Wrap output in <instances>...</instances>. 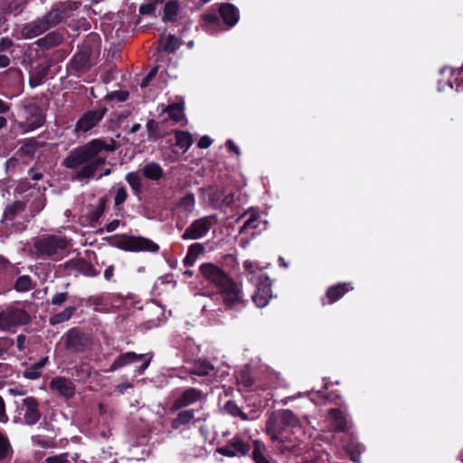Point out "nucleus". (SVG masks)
Returning <instances> with one entry per match:
<instances>
[{
	"label": "nucleus",
	"mask_w": 463,
	"mask_h": 463,
	"mask_svg": "<svg viewBox=\"0 0 463 463\" xmlns=\"http://www.w3.org/2000/svg\"><path fill=\"white\" fill-rule=\"evenodd\" d=\"M114 148L113 142L109 145L100 138H95L70 151L62 165L74 171L72 180H89L94 178L98 169L106 164L107 156L102 152H110Z\"/></svg>",
	"instance_id": "nucleus-1"
},
{
	"label": "nucleus",
	"mask_w": 463,
	"mask_h": 463,
	"mask_svg": "<svg viewBox=\"0 0 463 463\" xmlns=\"http://www.w3.org/2000/svg\"><path fill=\"white\" fill-rule=\"evenodd\" d=\"M266 432L272 441L278 442L282 452H293L298 448V435L301 432L298 419L289 410H283L269 417L266 424Z\"/></svg>",
	"instance_id": "nucleus-2"
},
{
	"label": "nucleus",
	"mask_w": 463,
	"mask_h": 463,
	"mask_svg": "<svg viewBox=\"0 0 463 463\" xmlns=\"http://www.w3.org/2000/svg\"><path fill=\"white\" fill-rule=\"evenodd\" d=\"M55 7L52 5L51 10L43 16L25 24L21 31V33L25 39H33L40 34L47 32L52 27L57 26L61 23Z\"/></svg>",
	"instance_id": "nucleus-3"
},
{
	"label": "nucleus",
	"mask_w": 463,
	"mask_h": 463,
	"mask_svg": "<svg viewBox=\"0 0 463 463\" xmlns=\"http://www.w3.org/2000/svg\"><path fill=\"white\" fill-rule=\"evenodd\" d=\"M24 120L20 126L25 131L35 130L44 125L46 115L43 108L33 99L23 105Z\"/></svg>",
	"instance_id": "nucleus-4"
},
{
	"label": "nucleus",
	"mask_w": 463,
	"mask_h": 463,
	"mask_svg": "<svg viewBox=\"0 0 463 463\" xmlns=\"http://www.w3.org/2000/svg\"><path fill=\"white\" fill-rule=\"evenodd\" d=\"M68 247V241L61 237L50 235L43 240L35 241L34 248L41 257H61Z\"/></svg>",
	"instance_id": "nucleus-5"
},
{
	"label": "nucleus",
	"mask_w": 463,
	"mask_h": 463,
	"mask_svg": "<svg viewBox=\"0 0 463 463\" xmlns=\"http://www.w3.org/2000/svg\"><path fill=\"white\" fill-rule=\"evenodd\" d=\"M118 248L124 250L138 251V250H148L157 251L158 245L141 236H128L123 235L115 239L113 242Z\"/></svg>",
	"instance_id": "nucleus-6"
},
{
	"label": "nucleus",
	"mask_w": 463,
	"mask_h": 463,
	"mask_svg": "<svg viewBox=\"0 0 463 463\" xmlns=\"http://www.w3.org/2000/svg\"><path fill=\"white\" fill-rule=\"evenodd\" d=\"M224 305L231 309H240L244 307L245 299L241 285L233 279L219 289Z\"/></svg>",
	"instance_id": "nucleus-7"
},
{
	"label": "nucleus",
	"mask_w": 463,
	"mask_h": 463,
	"mask_svg": "<svg viewBox=\"0 0 463 463\" xmlns=\"http://www.w3.org/2000/svg\"><path fill=\"white\" fill-rule=\"evenodd\" d=\"M30 320L31 317L26 311L9 307L0 312V330L5 331L13 326L26 325Z\"/></svg>",
	"instance_id": "nucleus-8"
},
{
	"label": "nucleus",
	"mask_w": 463,
	"mask_h": 463,
	"mask_svg": "<svg viewBox=\"0 0 463 463\" xmlns=\"http://www.w3.org/2000/svg\"><path fill=\"white\" fill-rule=\"evenodd\" d=\"M92 54L93 49L90 44L84 43L79 47L78 51L70 61V68L74 71V74L79 76L90 70L92 67Z\"/></svg>",
	"instance_id": "nucleus-9"
},
{
	"label": "nucleus",
	"mask_w": 463,
	"mask_h": 463,
	"mask_svg": "<svg viewBox=\"0 0 463 463\" xmlns=\"http://www.w3.org/2000/svg\"><path fill=\"white\" fill-rule=\"evenodd\" d=\"M208 198L213 208L225 210L234 204L235 194L226 185L213 186L209 188Z\"/></svg>",
	"instance_id": "nucleus-10"
},
{
	"label": "nucleus",
	"mask_w": 463,
	"mask_h": 463,
	"mask_svg": "<svg viewBox=\"0 0 463 463\" xmlns=\"http://www.w3.org/2000/svg\"><path fill=\"white\" fill-rule=\"evenodd\" d=\"M152 356L148 354H137L134 352H128L123 354H120L118 357H117L114 362L112 363L109 369H108L106 372H114L119 368H122L126 365H128L130 364L136 363L137 361H143L142 365L137 369V373L142 374L144 371L148 367L150 362H151Z\"/></svg>",
	"instance_id": "nucleus-11"
},
{
	"label": "nucleus",
	"mask_w": 463,
	"mask_h": 463,
	"mask_svg": "<svg viewBox=\"0 0 463 463\" xmlns=\"http://www.w3.org/2000/svg\"><path fill=\"white\" fill-rule=\"evenodd\" d=\"M107 112L105 107H99L96 109L88 110L78 119L75 125L77 132H87L96 127L103 118Z\"/></svg>",
	"instance_id": "nucleus-12"
},
{
	"label": "nucleus",
	"mask_w": 463,
	"mask_h": 463,
	"mask_svg": "<svg viewBox=\"0 0 463 463\" xmlns=\"http://www.w3.org/2000/svg\"><path fill=\"white\" fill-rule=\"evenodd\" d=\"M20 414L23 415V421L26 425H34L41 418L39 410V402L33 397H26L23 399L22 403L18 407Z\"/></svg>",
	"instance_id": "nucleus-13"
},
{
	"label": "nucleus",
	"mask_w": 463,
	"mask_h": 463,
	"mask_svg": "<svg viewBox=\"0 0 463 463\" xmlns=\"http://www.w3.org/2000/svg\"><path fill=\"white\" fill-rule=\"evenodd\" d=\"M200 273L209 282L213 283L218 289L224 287L231 278L217 266L212 263H203L200 266Z\"/></svg>",
	"instance_id": "nucleus-14"
},
{
	"label": "nucleus",
	"mask_w": 463,
	"mask_h": 463,
	"mask_svg": "<svg viewBox=\"0 0 463 463\" xmlns=\"http://www.w3.org/2000/svg\"><path fill=\"white\" fill-rule=\"evenodd\" d=\"M258 211L250 209L246 211L242 215V218H246L244 223L240 228L239 232H242L246 230H255V232H265L269 229V223Z\"/></svg>",
	"instance_id": "nucleus-15"
},
{
	"label": "nucleus",
	"mask_w": 463,
	"mask_h": 463,
	"mask_svg": "<svg viewBox=\"0 0 463 463\" xmlns=\"http://www.w3.org/2000/svg\"><path fill=\"white\" fill-rule=\"evenodd\" d=\"M260 282L254 284L256 292L252 300L258 307H264L271 298V281L268 276L259 277Z\"/></svg>",
	"instance_id": "nucleus-16"
},
{
	"label": "nucleus",
	"mask_w": 463,
	"mask_h": 463,
	"mask_svg": "<svg viewBox=\"0 0 463 463\" xmlns=\"http://www.w3.org/2000/svg\"><path fill=\"white\" fill-rule=\"evenodd\" d=\"M66 347L71 352H82L90 345L89 338L76 329H71L66 335Z\"/></svg>",
	"instance_id": "nucleus-17"
},
{
	"label": "nucleus",
	"mask_w": 463,
	"mask_h": 463,
	"mask_svg": "<svg viewBox=\"0 0 463 463\" xmlns=\"http://www.w3.org/2000/svg\"><path fill=\"white\" fill-rule=\"evenodd\" d=\"M203 392L195 388H188L184 390L179 397H177L172 405V410L177 411L181 408L187 407L195 403L203 398Z\"/></svg>",
	"instance_id": "nucleus-18"
},
{
	"label": "nucleus",
	"mask_w": 463,
	"mask_h": 463,
	"mask_svg": "<svg viewBox=\"0 0 463 463\" xmlns=\"http://www.w3.org/2000/svg\"><path fill=\"white\" fill-rule=\"evenodd\" d=\"M330 430L342 432L348 429V420L338 409H331L326 418Z\"/></svg>",
	"instance_id": "nucleus-19"
},
{
	"label": "nucleus",
	"mask_w": 463,
	"mask_h": 463,
	"mask_svg": "<svg viewBox=\"0 0 463 463\" xmlns=\"http://www.w3.org/2000/svg\"><path fill=\"white\" fill-rule=\"evenodd\" d=\"M219 14L228 27L234 26L240 19L239 9L231 3H222L219 6Z\"/></svg>",
	"instance_id": "nucleus-20"
},
{
	"label": "nucleus",
	"mask_w": 463,
	"mask_h": 463,
	"mask_svg": "<svg viewBox=\"0 0 463 463\" xmlns=\"http://www.w3.org/2000/svg\"><path fill=\"white\" fill-rule=\"evenodd\" d=\"M50 387L52 391L65 398L73 396L75 387L72 382L65 377H55L50 383Z\"/></svg>",
	"instance_id": "nucleus-21"
},
{
	"label": "nucleus",
	"mask_w": 463,
	"mask_h": 463,
	"mask_svg": "<svg viewBox=\"0 0 463 463\" xmlns=\"http://www.w3.org/2000/svg\"><path fill=\"white\" fill-rule=\"evenodd\" d=\"M195 417V411L194 410H184V411H181L176 418H175L173 420H172V428L175 429V430H177L179 429L182 425H186V424H189L191 422H194V421H197V420H206L207 417H208V414L207 415H204L203 417L202 418H198V419H194Z\"/></svg>",
	"instance_id": "nucleus-22"
},
{
	"label": "nucleus",
	"mask_w": 463,
	"mask_h": 463,
	"mask_svg": "<svg viewBox=\"0 0 463 463\" xmlns=\"http://www.w3.org/2000/svg\"><path fill=\"white\" fill-rule=\"evenodd\" d=\"M51 66L52 64L47 62L44 64H39L35 67L29 76V84L32 88H35L43 82L49 73Z\"/></svg>",
	"instance_id": "nucleus-23"
},
{
	"label": "nucleus",
	"mask_w": 463,
	"mask_h": 463,
	"mask_svg": "<svg viewBox=\"0 0 463 463\" xmlns=\"http://www.w3.org/2000/svg\"><path fill=\"white\" fill-rule=\"evenodd\" d=\"M81 3L74 0L61 1L53 5L60 18L62 21L64 18L71 17L74 11L80 8Z\"/></svg>",
	"instance_id": "nucleus-24"
},
{
	"label": "nucleus",
	"mask_w": 463,
	"mask_h": 463,
	"mask_svg": "<svg viewBox=\"0 0 463 463\" xmlns=\"http://www.w3.org/2000/svg\"><path fill=\"white\" fill-rule=\"evenodd\" d=\"M252 458L255 463H276L269 455L267 447L260 440H254Z\"/></svg>",
	"instance_id": "nucleus-25"
},
{
	"label": "nucleus",
	"mask_w": 463,
	"mask_h": 463,
	"mask_svg": "<svg viewBox=\"0 0 463 463\" xmlns=\"http://www.w3.org/2000/svg\"><path fill=\"white\" fill-rule=\"evenodd\" d=\"M63 40V35L61 33L53 31L48 33L45 36L39 38L35 43L40 48L48 50L60 45Z\"/></svg>",
	"instance_id": "nucleus-26"
},
{
	"label": "nucleus",
	"mask_w": 463,
	"mask_h": 463,
	"mask_svg": "<svg viewBox=\"0 0 463 463\" xmlns=\"http://www.w3.org/2000/svg\"><path fill=\"white\" fill-rule=\"evenodd\" d=\"M243 268L246 271L249 281L252 284H256L260 281L259 277L266 276L262 272L266 267H260L257 262L247 260L243 262Z\"/></svg>",
	"instance_id": "nucleus-27"
},
{
	"label": "nucleus",
	"mask_w": 463,
	"mask_h": 463,
	"mask_svg": "<svg viewBox=\"0 0 463 463\" xmlns=\"http://www.w3.org/2000/svg\"><path fill=\"white\" fill-rule=\"evenodd\" d=\"M180 7L181 5L178 0L167 1L164 6L162 21L165 23L175 22Z\"/></svg>",
	"instance_id": "nucleus-28"
},
{
	"label": "nucleus",
	"mask_w": 463,
	"mask_h": 463,
	"mask_svg": "<svg viewBox=\"0 0 463 463\" xmlns=\"http://www.w3.org/2000/svg\"><path fill=\"white\" fill-rule=\"evenodd\" d=\"M143 175L152 181H158L164 176V170L158 163L150 162L146 164L142 169Z\"/></svg>",
	"instance_id": "nucleus-29"
},
{
	"label": "nucleus",
	"mask_w": 463,
	"mask_h": 463,
	"mask_svg": "<svg viewBox=\"0 0 463 463\" xmlns=\"http://www.w3.org/2000/svg\"><path fill=\"white\" fill-rule=\"evenodd\" d=\"M181 43L175 35L169 34L166 37H161L157 50L168 53H175L180 47Z\"/></svg>",
	"instance_id": "nucleus-30"
},
{
	"label": "nucleus",
	"mask_w": 463,
	"mask_h": 463,
	"mask_svg": "<svg viewBox=\"0 0 463 463\" xmlns=\"http://www.w3.org/2000/svg\"><path fill=\"white\" fill-rule=\"evenodd\" d=\"M353 288L350 287L347 283H340L335 286L330 287L326 291V298L328 299V303H334L341 298L346 292H348Z\"/></svg>",
	"instance_id": "nucleus-31"
},
{
	"label": "nucleus",
	"mask_w": 463,
	"mask_h": 463,
	"mask_svg": "<svg viewBox=\"0 0 463 463\" xmlns=\"http://www.w3.org/2000/svg\"><path fill=\"white\" fill-rule=\"evenodd\" d=\"M48 363V357L42 358L39 362L31 364L24 372L23 376L29 380H36L40 378L43 373V367Z\"/></svg>",
	"instance_id": "nucleus-32"
},
{
	"label": "nucleus",
	"mask_w": 463,
	"mask_h": 463,
	"mask_svg": "<svg viewBox=\"0 0 463 463\" xmlns=\"http://www.w3.org/2000/svg\"><path fill=\"white\" fill-rule=\"evenodd\" d=\"M175 137V146H178L183 152H186L194 143L192 135L188 131L184 130H174Z\"/></svg>",
	"instance_id": "nucleus-33"
},
{
	"label": "nucleus",
	"mask_w": 463,
	"mask_h": 463,
	"mask_svg": "<svg viewBox=\"0 0 463 463\" xmlns=\"http://www.w3.org/2000/svg\"><path fill=\"white\" fill-rule=\"evenodd\" d=\"M40 138L41 136L37 137L25 138L23 141V146H21L23 154L26 156H33L38 148L45 146L46 143L40 140Z\"/></svg>",
	"instance_id": "nucleus-34"
},
{
	"label": "nucleus",
	"mask_w": 463,
	"mask_h": 463,
	"mask_svg": "<svg viewBox=\"0 0 463 463\" xmlns=\"http://www.w3.org/2000/svg\"><path fill=\"white\" fill-rule=\"evenodd\" d=\"M213 371V365L208 361L198 359L195 360L191 368V373L199 376H204L210 374Z\"/></svg>",
	"instance_id": "nucleus-35"
},
{
	"label": "nucleus",
	"mask_w": 463,
	"mask_h": 463,
	"mask_svg": "<svg viewBox=\"0 0 463 463\" xmlns=\"http://www.w3.org/2000/svg\"><path fill=\"white\" fill-rule=\"evenodd\" d=\"M212 217H203L195 220L184 232H209L212 228Z\"/></svg>",
	"instance_id": "nucleus-36"
},
{
	"label": "nucleus",
	"mask_w": 463,
	"mask_h": 463,
	"mask_svg": "<svg viewBox=\"0 0 463 463\" xmlns=\"http://www.w3.org/2000/svg\"><path fill=\"white\" fill-rule=\"evenodd\" d=\"M76 311L75 307H68L61 312H59L50 317V323L52 325H58L71 319L74 312Z\"/></svg>",
	"instance_id": "nucleus-37"
},
{
	"label": "nucleus",
	"mask_w": 463,
	"mask_h": 463,
	"mask_svg": "<svg viewBox=\"0 0 463 463\" xmlns=\"http://www.w3.org/2000/svg\"><path fill=\"white\" fill-rule=\"evenodd\" d=\"M168 118L175 123L180 122L184 118V107L181 103H172L166 109Z\"/></svg>",
	"instance_id": "nucleus-38"
},
{
	"label": "nucleus",
	"mask_w": 463,
	"mask_h": 463,
	"mask_svg": "<svg viewBox=\"0 0 463 463\" xmlns=\"http://www.w3.org/2000/svg\"><path fill=\"white\" fill-rule=\"evenodd\" d=\"M345 452L350 456V458L354 463L360 462L361 445L354 440H350L345 447Z\"/></svg>",
	"instance_id": "nucleus-39"
},
{
	"label": "nucleus",
	"mask_w": 463,
	"mask_h": 463,
	"mask_svg": "<svg viewBox=\"0 0 463 463\" xmlns=\"http://www.w3.org/2000/svg\"><path fill=\"white\" fill-rule=\"evenodd\" d=\"M24 203L21 201H15L14 203L7 205L4 212L5 220L12 221L18 213L24 210Z\"/></svg>",
	"instance_id": "nucleus-40"
},
{
	"label": "nucleus",
	"mask_w": 463,
	"mask_h": 463,
	"mask_svg": "<svg viewBox=\"0 0 463 463\" xmlns=\"http://www.w3.org/2000/svg\"><path fill=\"white\" fill-rule=\"evenodd\" d=\"M228 444L229 448L236 451L238 456H244L250 450V445L238 437L233 438Z\"/></svg>",
	"instance_id": "nucleus-41"
},
{
	"label": "nucleus",
	"mask_w": 463,
	"mask_h": 463,
	"mask_svg": "<svg viewBox=\"0 0 463 463\" xmlns=\"http://www.w3.org/2000/svg\"><path fill=\"white\" fill-rule=\"evenodd\" d=\"M203 25L208 29H215L221 26L220 16L215 13H205L201 16Z\"/></svg>",
	"instance_id": "nucleus-42"
},
{
	"label": "nucleus",
	"mask_w": 463,
	"mask_h": 463,
	"mask_svg": "<svg viewBox=\"0 0 463 463\" xmlns=\"http://www.w3.org/2000/svg\"><path fill=\"white\" fill-rule=\"evenodd\" d=\"M224 411L232 416L240 417L243 420H248L247 414L243 412L233 401H229L226 402L224 405Z\"/></svg>",
	"instance_id": "nucleus-43"
},
{
	"label": "nucleus",
	"mask_w": 463,
	"mask_h": 463,
	"mask_svg": "<svg viewBox=\"0 0 463 463\" xmlns=\"http://www.w3.org/2000/svg\"><path fill=\"white\" fill-rule=\"evenodd\" d=\"M11 451L12 449L7 438L0 433V463H5V461L10 457Z\"/></svg>",
	"instance_id": "nucleus-44"
},
{
	"label": "nucleus",
	"mask_w": 463,
	"mask_h": 463,
	"mask_svg": "<svg viewBox=\"0 0 463 463\" xmlns=\"http://www.w3.org/2000/svg\"><path fill=\"white\" fill-rule=\"evenodd\" d=\"M163 4L162 1L150 0L148 3L142 4L139 6V14L142 15H155L156 6Z\"/></svg>",
	"instance_id": "nucleus-45"
},
{
	"label": "nucleus",
	"mask_w": 463,
	"mask_h": 463,
	"mask_svg": "<svg viewBox=\"0 0 463 463\" xmlns=\"http://www.w3.org/2000/svg\"><path fill=\"white\" fill-rule=\"evenodd\" d=\"M146 127L150 138L158 139L163 137L164 135L159 132V123L155 119H148Z\"/></svg>",
	"instance_id": "nucleus-46"
},
{
	"label": "nucleus",
	"mask_w": 463,
	"mask_h": 463,
	"mask_svg": "<svg viewBox=\"0 0 463 463\" xmlns=\"http://www.w3.org/2000/svg\"><path fill=\"white\" fill-rule=\"evenodd\" d=\"M106 208V199L101 197L99 199L98 205L93 211L90 212V220L91 222H96L102 216Z\"/></svg>",
	"instance_id": "nucleus-47"
},
{
	"label": "nucleus",
	"mask_w": 463,
	"mask_h": 463,
	"mask_svg": "<svg viewBox=\"0 0 463 463\" xmlns=\"http://www.w3.org/2000/svg\"><path fill=\"white\" fill-rule=\"evenodd\" d=\"M14 288L19 292H25L32 289V280L29 276L19 277L14 284Z\"/></svg>",
	"instance_id": "nucleus-48"
},
{
	"label": "nucleus",
	"mask_w": 463,
	"mask_h": 463,
	"mask_svg": "<svg viewBox=\"0 0 463 463\" xmlns=\"http://www.w3.org/2000/svg\"><path fill=\"white\" fill-rule=\"evenodd\" d=\"M195 204V198L194 194L188 193L184 196H183L178 203L180 208H183L185 211H191Z\"/></svg>",
	"instance_id": "nucleus-49"
},
{
	"label": "nucleus",
	"mask_w": 463,
	"mask_h": 463,
	"mask_svg": "<svg viewBox=\"0 0 463 463\" xmlns=\"http://www.w3.org/2000/svg\"><path fill=\"white\" fill-rule=\"evenodd\" d=\"M126 180L136 194L140 192L142 184L137 174L128 173L126 176Z\"/></svg>",
	"instance_id": "nucleus-50"
},
{
	"label": "nucleus",
	"mask_w": 463,
	"mask_h": 463,
	"mask_svg": "<svg viewBox=\"0 0 463 463\" xmlns=\"http://www.w3.org/2000/svg\"><path fill=\"white\" fill-rule=\"evenodd\" d=\"M129 97V92L127 90H114L108 93L105 99L108 101L117 100L118 102L126 101Z\"/></svg>",
	"instance_id": "nucleus-51"
},
{
	"label": "nucleus",
	"mask_w": 463,
	"mask_h": 463,
	"mask_svg": "<svg viewBox=\"0 0 463 463\" xmlns=\"http://www.w3.org/2000/svg\"><path fill=\"white\" fill-rule=\"evenodd\" d=\"M128 197V192L127 189L124 186H120L117 189L115 198H114V204L116 207H118L121 205Z\"/></svg>",
	"instance_id": "nucleus-52"
},
{
	"label": "nucleus",
	"mask_w": 463,
	"mask_h": 463,
	"mask_svg": "<svg viewBox=\"0 0 463 463\" xmlns=\"http://www.w3.org/2000/svg\"><path fill=\"white\" fill-rule=\"evenodd\" d=\"M14 46V42L9 37H2L0 39V52H10Z\"/></svg>",
	"instance_id": "nucleus-53"
},
{
	"label": "nucleus",
	"mask_w": 463,
	"mask_h": 463,
	"mask_svg": "<svg viewBox=\"0 0 463 463\" xmlns=\"http://www.w3.org/2000/svg\"><path fill=\"white\" fill-rule=\"evenodd\" d=\"M131 115V111L129 109H122L115 112L114 117L116 123L118 125H121L123 121L128 118Z\"/></svg>",
	"instance_id": "nucleus-54"
},
{
	"label": "nucleus",
	"mask_w": 463,
	"mask_h": 463,
	"mask_svg": "<svg viewBox=\"0 0 463 463\" xmlns=\"http://www.w3.org/2000/svg\"><path fill=\"white\" fill-rule=\"evenodd\" d=\"M203 251H204V247L202 244L194 243L189 247L187 253H189L190 255H192L197 259Z\"/></svg>",
	"instance_id": "nucleus-55"
},
{
	"label": "nucleus",
	"mask_w": 463,
	"mask_h": 463,
	"mask_svg": "<svg viewBox=\"0 0 463 463\" xmlns=\"http://www.w3.org/2000/svg\"><path fill=\"white\" fill-rule=\"evenodd\" d=\"M67 298H68L67 292L57 293L52 297L51 303H52V305H54V306H61L67 300Z\"/></svg>",
	"instance_id": "nucleus-56"
},
{
	"label": "nucleus",
	"mask_w": 463,
	"mask_h": 463,
	"mask_svg": "<svg viewBox=\"0 0 463 463\" xmlns=\"http://www.w3.org/2000/svg\"><path fill=\"white\" fill-rule=\"evenodd\" d=\"M43 463H68L65 454L48 457Z\"/></svg>",
	"instance_id": "nucleus-57"
},
{
	"label": "nucleus",
	"mask_w": 463,
	"mask_h": 463,
	"mask_svg": "<svg viewBox=\"0 0 463 463\" xmlns=\"http://www.w3.org/2000/svg\"><path fill=\"white\" fill-rule=\"evenodd\" d=\"M157 72V69L154 68L152 69L141 80L140 87L146 88L148 86L150 80L156 76Z\"/></svg>",
	"instance_id": "nucleus-58"
},
{
	"label": "nucleus",
	"mask_w": 463,
	"mask_h": 463,
	"mask_svg": "<svg viewBox=\"0 0 463 463\" xmlns=\"http://www.w3.org/2000/svg\"><path fill=\"white\" fill-rule=\"evenodd\" d=\"M217 451L220 454H222L223 456H227V457H237L238 456L236 451H233L232 449L229 448V444H227V445H225V446H223L222 448H219L217 449Z\"/></svg>",
	"instance_id": "nucleus-59"
},
{
	"label": "nucleus",
	"mask_w": 463,
	"mask_h": 463,
	"mask_svg": "<svg viewBox=\"0 0 463 463\" xmlns=\"http://www.w3.org/2000/svg\"><path fill=\"white\" fill-rule=\"evenodd\" d=\"M212 139L210 137L208 136H203L198 143H197V146L201 149H205V148H208L211 145H212Z\"/></svg>",
	"instance_id": "nucleus-60"
},
{
	"label": "nucleus",
	"mask_w": 463,
	"mask_h": 463,
	"mask_svg": "<svg viewBox=\"0 0 463 463\" xmlns=\"http://www.w3.org/2000/svg\"><path fill=\"white\" fill-rule=\"evenodd\" d=\"M28 175L32 180L39 181L43 178V175L36 167L30 168Z\"/></svg>",
	"instance_id": "nucleus-61"
},
{
	"label": "nucleus",
	"mask_w": 463,
	"mask_h": 463,
	"mask_svg": "<svg viewBox=\"0 0 463 463\" xmlns=\"http://www.w3.org/2000/svg\"><path fill=\"white\" fill-rule=\"evenodd\" d=\"M8 421V416L5 412V405L3 398L0 396V422L5 423Z\"/></svg>",
	"instance_id": "nucleus-62"
},
{
	"label": "nucleus",
	"mask_w": 463,
	"mask_h": 463,
	"mask_svg": "<svg viewBox=\"0 0 463 463\" xmlns=\"http://www.w3.org/2000/svg\"><path fill=\"white\" fill-rule=\"evenodd\" d=\"M26 336L24 335H19L16 339V345L19 351H24L25 348Z\"/></svg>",
	"instance_id": "nucleus-63"
},
{
	"label": "nucleus",
	"mask_w": 463,
	"mask_h": 463,
	"mask_svg": "<svg viewBox=\"0 0 463 463\" xmlns=\"http://www.w3.org/2000/svg\"><path fill=\"white\" fill-rule=\"evenodd\" d=\"M10 65V58L0 52V68H6Z\"/></svg>",
	"instance_id": "nucleus-64"
}]
</instances>
